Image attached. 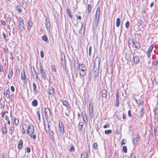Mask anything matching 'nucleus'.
Here are the masks:
<instances>
[{
	"mask_svg": "<svg viewBox=\"0 0 158 158\" xmlns=\"http://www.w3.org/2000/svg\"><path fill=\"white\" fill-rule=\"evenodd\" d=\"M133 61L134 63L138 64L140 61L139 57L138 56H135L133 57Z\"/></svg>",
	"mask_w": 158,
	"mask_h": 158,
	"instance_id": "9",
	"label": "nucleus"
},
{
	"mask_svg": "<svg viewBox=\"0 0 158 158\" xmlns=\"http://www.w3.org/2000/svg\"><path fill=\"white\" fill-rule=\"evenodd\" d=\"M125 56L126 60L128 61H131V55L130 53H126L125 54Z\"/></svg>",
	"mask_w": 158,
	"mask_h": 158,
	"instance_id": "11",
	"label": "nucleus"
},
{
	"mask_svg": "<svg viewBox=\"0 0 158 158\" xmlns=\"http://www.w3.org/2000/svg\"><path fill=\"white\" fill-rule=\"evenodd\" d=\"M59 131L60 132H61V133H63L64 131V126L62 124V123H61V124H60L59 123Z\"/></svg>",
	"mask_w": 158,
	"mask_h": 158,
	"instance_id": "15",
	"label": "nucleus"
},
{
	"mask_svg": "<svg viewBox=\"0 0 158 158\" xmlns=\"http://www.w3.org/2000/svg\"><path fill=\"white\" fill-rule=\"evenodd\" d=\"M76 15L77 16V19H78L79 20L81 19V16L80 15L77 16V15Z\"/></svg>",
	"mask_w": 158,
	"mask_h": 158,
	"instance_id": "63",
	"label": "nucleus"
},
{
	"mask_svg": "<svg viewBox=\"0 0 158 158\" xmlns=\"http://www.w3.org/2000/svg\"><path fill=\"white\" fill-rule=\"evenodd\" d=\"M80 69L79 74L80 76L82 77L85 76L86 73V67H84Z\"/></svg>",
	"mask_w": 158,
	"mask_h": 158,
	"instance_id": "5",
	"label": "nucleus"
},
{
	"mask_svg": "<svg viewBox=\"0 0 158 158\" xmlns=\"http://www.w3.org/2000/svg\"><path fill=\"white\" fill-rule=\"evenodd\" d=\"M1 22L2 25L3 26H5L6 25V22L4 21H1Z\"/></svg>",
	"mask_w": 158,
	"mask_h": 158,
	"instance_id": "60",
	"label": "nucleus"
},
{
	"mask_svg": "<svg viewBox=\"0 0 158 158\" xmlns=\"http://www.w3.org/2000/svg\"><path fill=\"white\" fill-rule=\"evenodd\" d=\"M15 130L14 127L13 126H12L10 127V130H9V134L11 135H12L14 133Z\"/></svg>",
	"mask_w": 158,
	"mask_h": 158,
	"instance_id": "26",
	"label": "nucleus"
},
{
	"mask_svg": "<svg viewBox=\"0 0 158 158\" xmlns=\"http://www.w3.org/2000/svg\"><path fill=\"white\" fill-rule=\"evenodd\" d=\"M51 69L52 70L56 72V67L54 65H51Z\"/></svg>",
	"mask_w": 158,
	"mask_h": 158,
	"instance_id": "44",
	"label": "nucleus"
},
{
	"mask_svg": "<svg viewBox=\"0 0 158 158\" xmlns=\"http://www.w3.org/2000/svg\"><path fill=\"white\" fill-rule=\"evenodd\" d=\"M31 72L32 76L36 79H38V77L36 71L34 67H33V68L31 70Z\"/></svg>",
	"mask_w": 158,
	"mask_h": 158,
	"instance_id": "7",
	"label": "nucleus"
},
{
	"mask_svg": "<svg viewBox=\"0 0 158 158\" xmlns=\"http://www.w3.org/2000/svg\"><path fill=\"white\" fill-rule=\"evenodd\" d=\"M112 131L111 130H106L105 131V133L106 135L110 134L112 133Z\"/></svg>",
	"mask_w": 158,
	"mask_h": 158,
	"instance_id": "41",
	"label": "nucleus"
},
{
	"mask_svg": "<svg viewBox=\"0 0 158 158\" xmlns=\"http://www.w3.org/2000/svg\"><path fill=\"white\" fill-rule=\"evenodd\" d=\"M102 97L103 98H106L107 95V91L106 89H102Z\"/></svg>",
	"mask_w": 158,
	"mask_h": 158,
	"instance_id": "16",
	"label": "nucleus"
},
{
	"mask_svg": "<svg viewBox=\"0 0 158 158\" xmlns=\"http://www.w3.org/2000/svg\"><path fill=\"white\" fill-rule=\"evenodd\" d=\"M92 6L91 4H89L88 6V13H90L91 10Z\"/></svg>",
	"mask_w": 158,
	"mask_h": 158,
	"instance_id": "38",
	"label": "nucleus"
},
{
	"mask_svg": "<svg viewBox=\"0 0 158 158\" xmlns=\"http://www.w3.org/2000/svg\"><path fill=\"white\" fill-rule=\"evenodd\" d=\"M22 132L23 134H24L25 133V130L24 129V128H23V127H22Z\"/></svg>",
	"mask_w": 158,
	"mask_h": 158,
	"instance_id": "64",
	"label": "nucleus"
},
{
	"mask_svg": "<svg viewBox=\"0 0 158 158\" xmlns=\"http://www.w3.org/2000/svg\"><path fill=\"white\" fill-rule=\"evenodd\" d=\"M119 105V102L118 101V91H117V93L116 95V104L115 106H118Z\"/></svg>",
	"mask_w": 158,
	"mask_h": 158,
	"instance_id": "31",
	"label": "nucleus"
},
{
	"mask_svg": "<svg viewBox=\"0 0 158 158\" xmlns=\"http://www.w3.org/2000/svg\"><path fill=\"white\" fill-rule=\"evenodd\" d=\"M101 60L99 57L97 56L94 62V66H93L94 68L93 69L94 70V72L93 75L94 77H97L98 75L99 72V67L100 64Z\"/></svg>",
	"mask_w": 158,
	"mask_h": 158,
	"instance_id": "1",
	"label": "nucleus"
},
{
	"mask_svg": "<svg viewBox=\"0 0 158 158\" xmlns=\"http://www.w3.org/2000/svg\"><path fill=\"white\" fill-rule=\"evenodd\" d=\"M45 114L46 117L48 116H50L51 114L50 111L48 107H46L44 109Z\"/></svg>",
	"mask_w": 158,
	"mask_h": 158,
	"instance_id": "12",
	"label": "nucleus"
},
{
	"mask_svg": "<svg viewBox=\"0 0 158 158\" xmlns=\"http://www.w3.org/2000/svg\"><path fill=\"white\" fill-rule=\"evenodd\" d=\"M84 67H85V66L84 64H79L78 65V66L77 67V68L79 69H81L82 68H83Z\"/></svg>",
	"mask_w": 158,
	"mask_h": 158,
	"instance_id": "33",
	"label": "nucleus"
},
{
	"mask_svg": "<svg viewBox=\"0 0 158 158\" xmlns=\"http://www.w3.org/2000/svg\"><path fill=\"white\" fill-rule=\"evenodd\" d=\"M4 102L0 101V108H3L4 107Z\"/></svg>",
	"mask_w": 158,
	"mask_h": 158,
	"instance_id": "46",
	"label": "nucleus"
},
{
	"mask_svg": "<svg viewBox=\"0 0 158 158\" xmlns=\"http://www.w3.org/2000/svg\"><path fill=\"white\" fill-rule=\"evenodd\" d=\"M81 115L85 123L86 121L85 120V119L87 120V117L86 113L85 112H83L81 113ZM86 122H87V120H86Z\"/></svg>",
	"mask_w": 158,
	"mask_h": 158,
	"instance_id": "20",
	"label": "nucleus"
},
{
	"mask_svg": "<svg viewBox=\"0 0 158 158\" xmlns=\"http://www.w3.org/2000/svg\"><path fill=\"white\" fill-rule=\"evenodd\" d=\"M23 141L22 140H19V143L18 145V148L19 149H21L23 147Z\"/></svg>",
	"mask_w": 158,
	"mask_h": 158,
	"instance_id": "23",
	"label": "nucleus"
},
{
	"mask_svg": "<svg viewBox=\"0 0 158 158\" xmlns=\"http://www.w3.org/2000/svg\"><path fill=\"white\" fill-rule=\"evenodd\" d=\"M38 104V102L37 100L34 99L32 102V105L34 106H36Z\"/></svg>",
	"mask_w": 158,
	"mask_h": 158,
	"instance_id": "32",
	"label": "nucleus"
},
{
	"mask_svg": "<svg viewBox=\"0 0 158 158\" xmlns=\"http://www.w3.org/2000/svg\"><path fill=\"white\" fill-rule=\"evenodd\" d=\"M153 48V46H152V45H151L150 46V47L149 48V49L148 50V52L151 53V52Z\"/></svg>",
	"mask_w": 158,
	"mask_h": 158,
	"instance_id": "43",
	"label": "nucleus"
},
{
	"mask_svg": "<svg viewBox=\"0 0 158 158\" xmlns=\"http://www.w3.org/2000/svg\"><path fill=\"white\" fill-rule=\"evenodd\" d=\"M88 157V153L84 151L82 153L81 155V158H87Z\"/></svg>",
	"mask_w": 158,
	"mask_h": 158,
	"instance_id": "22",
	"label": "nucleus"
},
{
	"mask_svg": "<svg viewBox=\"0 0 158 158\" xmlns=\"http://www.w3.org/2000/svg\"><path fill=\"white\" fill-rule=\"evenodd\" d=\"M120 23V19L118 18L116 19V25L117 27H119Z\"/></svg>",
	"mask_w": 158,
	"mask_h": 158,
	"instance_id": "37",
	"label": "nucleus"
},
{
	"mask_svg": "<svg viewBox=\"0 0 158 158\" xmlns=\"http://www.w3.org/2000/svg\"><path fill=\"white\" fill-rule=\"evenodd\" d=\"M100 8L99 7L97 8L95 15V17L94 18V23L95 24L96 26H97L98 23L99 21L100 15Z\"/></svg>",
	"mask_w": 158,
	"mask_h": 158,
	"instance_id": "2",
	"label": "nucleus"
},
{
	"mask_svg": "<svg viewBox=\"0 0 158 158\" xmlns=\"http://www.w3.org/2000/svg\"><path fill=\"white\" fill-rule=\"evenodd\" d=\"M117 118L118 120H120L122 118V116L119 114L116 115Z\"/></svg>",
	"mask_w": 158,
	"mask_h": 158,
	"instance_id": "52",
	"label": "nucleus"
},
{
	"mask_svg": "<svg viewBox=\"0 0 158 158\" xmlns=\"http://www.w3.org/2000/svg\"><path fill=\"white\" fill-rule=\"evenodd\" d=\"M122 150L125 153H126L127 152V148L126 146H124L123 147Z\"/></svg>",
	"mask_w": 158,
	"mask_h": 158,
	"instance_id": "42",
	"label": "nucleus"
},
{
	"mask_svg": "<svg viewBox=\"0 0 158 158\" xmlns=\"http://www.w3.org/2000/svg\"><path fill=\"white\" fill-rule=\"evenodd\" d=\"M49 134H50V136H51V138H54V137L53 135L54 134V133L53 131L51 130V132Z\"/></svg>",
	"mask_w": 158,
	"mask_h": 158,
	"instance_id": "48",
	"label": "nucleus"
},
{
	"mask_svg": "<svg viewBox=\"0 0 158 158\" xmlns=\"http://www.w3.org/2000/svg\"><path fill=\"white\" fill-rule=\"evenodd\" d=\"M30 151H31V149H30V148H29V147H27V152L28 153H29V152H30Z\"/></svg>",
	"mask_w": 158,
	"mask_h": 158,
	"instance_id": "62",
	"label": "nucleus"
},
{
	"mask_svg": "<svg viewBox=\"0 0 158 158\" xmlns=\"http://www.w3.org/2000/svg\"><path fill=\"white\" fill-rule=\"evenodd\" d=\"M14 122L16 125H17L19 124V119L15 118Z\"/></svg>",
	"mask_w": 158,
	"mask_h": 158,
	"instance_id": "45",
	"label": "nucleus"
},
{
	"mask_svg": "<svg viewBox=\"0 0 158 158\" xmlns=\"http://www.w3.org/2000/svg\"><path fill=\"white\" fill-rule=\"evenodd\" d=\"M2 132L4 135H6L7 133V130L6 126L2 127Z\"/></svg>",
	"mask_w": 158,
	"mask_h": 158,
	"instance_id": "19",
	"label": "nucleus"
},
{
	"mask_svg": "<svg viewBox=\"0 0 158 158\" xmlns=\"http://www.w3.org/2000/svg\"><path fill=\"white\" fill-rule=\"evenodd\" d=\"M40 56L42 58L44 57V53L42 51H40Z\"/></svg>",
	"mask_w": 158,
	"mask_h": 158,
	"instance_id": "55",
	"label": "nucleus"
},
{
	"mask_svg": "<svg viewBox=\"0 0 158 158\" xmlns=\"http://www.w3.org/2000/svg\"><path fill=\"white\" fill-rule=\"evenodd\" d=\"M125 25L127 28H128L129 26V22L128 21H127L125 23Z\"/></svg>",
	"mask_w": 158,
	"mask_h": 158,
	"instance_id": "50",
	"label": "nucleus"
},
{
	"mask_svg": "<svg viewBox=\"0 0 158 158\" xmlns=\"http://www.w3.org/2000/svg\"><path fill=\"white\" fill-rule=\"evenodd\" d=\"M48 94L49 95V98L50 97L51 98L53 97L54 94V89H49Z\"/></svg>",
	"mask_w": 158,
	"mask_h": 158,
	"instance_id": "17",
	"label": "nucleus"
},
{
	"mask_svg": "<svg viewBox=\"0 0 158 158\" xmlns=\"http://www.w3.org/2000/svg\"><path fill=\"white\" fill-rule=\"evenodd\" d=\"M110 127V125L108 123L106 124L103 126V127L104 128L109 127Z\"/></svg>",
	"mask_w": 158,
	"mask_h": 158,
	"instance_id": "54",
	"label": "nucleus"
},
{
	"mask_svg": "<svg viewBox=\"0 0 158 158\" xmlns=\"http://www.w3.org/2000/svg\"><path fill=\"white\" fill-rule=\"evenodd\" d=\"M44 127L45 130L47 132H48L50 131V127H49V125L48 122V127L46 128L45 126V125H44Z\"/></svg>",
	"mask_w": 158,
	"mask_h": 158,
	"instance_id": "34",
	"label": "nucleus"
},
{
	"mask_svg": "<svg viewBox=\"0 0 158 158\" xmlns=\"http://www.w3.org/2000/svg\"><path fill=\"white\" fill-rule=\"evenodd\" d=\"M153 82H155V84L156 85L158 84V74L155 76Z\"/></svg>",
	"mask_w": 158,
	"mask_h": 158,
	"instance_id": "25",
	"label": "nucleus"
},
{
	"mask_svg": "<svg viewBox=\"0 0 158 158\" xmlns=\"http://www.w3.org/2000/svg\"><path fill=\"white\" fill-rule=\"evenodd\" d=\"M20 20H19V27L20 30V31L21 32L24 30V24L23 19L21 18H20Z\"/></svg>",
	"mask_w": 158,
	"mask_h": 158,
	"instance_id": "4",
	"label": "nucleus"
},
{
	"mask_svg": "<svg viewBox=\"0 0 158 158\" xmlns=\"http://www.w3.org/2000/svg\"><path fill=\"white\" fill-rule=\"evenodd\" d=\"M34 132V126L31 124L28 127V129L27 132V134L29 135H31Z\"/></svg>",
	"mask_w": 158,
	"mask_h": 158,
	"instance_id": "3",
	"label": "nucleus"
},
{
	"mask_svg": "<svg viewBox=\"0 0 158 158\" xmlns=\"http://www.w3.org/2000/svg\"><path fill=\"white\" fill-rule=\"evenodd\" d=\"M31 137L32 138L34 139H35L36 138V136L35 134L32 135L31 134Z\"/></svg>",
	"mask_w": 158,
	"mask_h": 158,
	"instance_id": "53",
	"label": "nucleus"
},
{
	"mask_svg": "<svg viewBox=\"0 0 158 158\" xmlns=\"http://www.w3.org/2000/svg\"><path fill=\"white\" fill-rule=\"evenodd\" d=\"M8 113V112L7 111H5L4 112H2V118H4V117L5 114V113Z\"/></svg>",
	"mask_w": 158,
	"mask_h": 158,
	"instance_id": "58",
	"label": "nucleus"
},
{
	"mask_svg": "<svg viewBox=\"0 0 158 158\" xmlns=\"http://www.w3.org/2000/svg\"><path fill=\"white\" fill-rule=\"evenodd\" d=\"M21 78L24 81H26V83H27V78L26 77V74L25 73L24 71V70H23V72H21Z\"/></svg>",
	"mask_w": 158,
	"mask_h": 158,
	"instance_id": "10",
	"label": "nucleus"
},
{
	"mask_svg": "<svg viewBox=\"0 0 158 158\" xmlns=\"http://www.w3.org/2000/svg\"><path fill=\"white\" fill-rule=\"evenodd\" d=\"M36 114L38 116V118L39 120H40V112L39 111H37L36 113Z\"/></svg>",
	"mask_w": 158,
	"mask_h": 158,
	"instance_id": "49",
	"label": "nucleus"
},
{
	"mask_svg": "<svg viewBox=\"0 0 158 158\" xmlns=\"http://www.w3.org/2000/svg\"><path fill=\"white\" fill-rule=\"evenodd\" d=\"M39 65H40V70L41 69H43V67H42V64L41 62H40Z\"/></svg>",
	"mask_w": 158,
	"mask_h": 158,
	"instance_id": "59",
	"label": "nucleus"
},
{
	"mask_svg": "<svg viewBox=\"0 0 158 158\" xmlns=\"http://www.w3.org/2000/svg\"><path fill=\"white\" fill-rule=\"evenodd\" d=\"M75 151V148H74L73 146H71L70 147L69 150V151L70 152H73Z\"/></svg>",
	"mask_w": 158,
	"mask_h": 158,
	"instance_id": "47",
	"label": "nucleus"
},
{
	"mask_svg": "<svg viewBox=\"0 0 158 158\" xmlns=\"http://www.w3.org/2000/svg\"><path fill=\"white\" fill-rule=\"evenodd\" d=\"M32 24V22L29 20L28 22V26L27 27L28 29L29 30L31 28Z\"/></svg>",
	"mask_w": 158,
	"mask_h": 158,
	"instance_id": "27",
	"label": "nucleus"
},
{
	"mask_svg": "<svg viewBox=\"0 0 158 158\" xmlns=\"http://www.w3.org/2000/svg\"><path fill=\"white\" fill-rule=\"evenodd\" d=\"M9 89H7V90L4 92V95L6 98H10V96L9 94Z\"/></svg>",
	"mask_w": 158,
	"mask_h": 158,
	"instance_id": "14",
	"label": "nucleus"
},
{
	"mask_svg": "<svg viewBox=\"0 0 158 158\" xmlns=\"http://www.w3.org/2000/svg\"><path fill=\"white\" fill-rule=\"evenodd\" d=\"M9 74L8 76V77L9 79H10L12 77V76L13 75V72L12 69H11L10 71V69L9 70Z\"/></svg>",
	"mask_w": 158,
	"mask_h": 158,
	"instance_id": "29",
	"label": "nucleus"
},
{
	"mask_svg": "<svg viewBox=\"0 0 158 158\" xmlns=\"http://www.w3.org/2000/svg\"><path fill=\"white\" fill-rule=\"evenodd\" d=\"M112 65H111L109 66H108L107 68V72L109 74H111L112 73Z\"/></svg>",
	"mask_w": 158,
	"mask_h": 158,
	"instance_id": "21",
	"label": "nucleus"
},
{
	"mask_svg": "<svg viewBox=\"0 0 158 158\" xmlns=\"http://www.w3.org/2000/svg\"><path fill=\"white\" fill-rule=\"evenodd\" d=\"M130 158H135V155L134 154H131L130 155Z\"/></svg>",
	"mask_w": 158,
	"mask_h": 158,
	"instance_id": "57",
	"label": "nucleus"
},
{
	"mask_svg": "<svg viewBox=\"0 0 158 158\" xmlns=\"http://www.w3.org/2000/svg\"><path fill=\"white\" fill-rule=\"evenodd\" d=\"M45 26L46 27V28L47 30H48V29H49L50 28V23L49 22L48 20L47 19H46V23Z\"/></svg>",
	"mask_w": 158,
	"mask_h": 158,
	"instance_id": "18",
	"label": "nucleus"
},
{
	"mask_svg": "<svg viewBox=\"0 0 158 158\" xmlns=\"http://www.w3.org/2000/svg\"><path fill=\"white\" fill-rule=\"evenodd\" d=\"M135 47L137 48H140V44H139L136 41H135L134 44Z\"/></svg>",
	"mask_w": 158,
	"mask_h": 158,
	"instance_id": "39",
	"label": "nucleus"
},
{
	"mask_svg": "<svg viewBox=\"0 0 158 158\" xmlns=\"http://www.w3.org/2000/svg\"><path fill=\"white\" fill-rule=\"evenodd\" d=\"M130 41L134 45L135 42L134 41V40L133 39H131L130 40Z\"/></svg>",
	"mask_w": 158,
	"mask_h": 158,
	"instance_id": "61",
	"label": "nucleus"
},
{
	"mask_svg": "<svg viewBox=\"0 0 158 158\" xmlns=\"http://www.w3.org/2000/svg\"><path fill=\"white\" fill-rule=\"evenodd\" d=\"M83 126H82L78 124V131L80 132H82V130L83 128Z\"/></svg>",
	"mask_w": 158,
	"mask_h": 158,
	"instance_id": "35",
	"label": "nucleus"
},
{
	"mask_svg": "<svg viewBox=\"0 0 158 158\" xmlns=\"http://www.w3.org/2000/svg\"><path fill=\"white\" fill-rule=\"evenodd\" d=\"M93 148L95 150H98V145L97 143H94L93 144Z\"/></svg>",
	"mask_w": 158,
	"mask_h": 158,
	"instance_id": "36",
	"label": "nucleus"
},
{
	"mask_svg": "<svg viewBox=\"0 0 158 158\" xmlns=\"http://www.w3.org/2000/svg\"><path fill=\"white\" fill-rule=\"evenodd\" d=\"M140 138L138 134L136 137L133 140V143L134 144H136L138 141V140Z\"/></svg>",
	"mask_w": 158,
	"mask_h": 158,
	"instance_id": "13",
	"label": "nucleus"
},
{
	"mask_svg": "<svg viewBox=\"0 0 158 158\" xmlns=\"http://www.w3.org/2000/svg\"><path fill=\"white\" fill-rule=\"evenodd\" d=\"M71 11L69 9L67 8L66 10V13L72 19L73 16L71 14Z\"/></svg>",
	"mask_w": 158,
	"mask_h": 158,
	"instance_id": "24",
	"label": "nucleus"
},
{
	"mask_svg": "<svg viewBox=\"0 0 158 158\" xmlns=\"http://www.w3.org/2000/svg\"><path fill=\"white\" fill-rule=\"evenodd\" d=\"M64 63H65V64H64L63 65V67L64 69V70H66V71H67V68H66V65L65 64V61H64Z\"/></svg>",
	"mask_w": 158,
	"mask_h": 158,
	"instance_id": "56",
	"label": "nucleus"
},
{
	"mask_svg": "<svg viewBox=\"0 0 158 158\" xmlns=\"http://www.w3.org/2000/svg\"><path fill=\"white\" fill-rule=\"evenodd\" d=\"M144 112L143 111V108H142L141 109L139 112L140 115L141 117L144 114Z\"/></svg>",
	"mask_w": 158,
	"mask_h": 158,
	"instance_id": "40",
	"label": "nucleus"
},
{
	"mask_svg": "<svg viewBox=\"0 0 158 158\" xmlns=\"http://www.w3.org/2000/svg\"><path fill=\"white\" fill-rule=\"evenodd\" d=\"M62 103L63 105L65 106L67 108H68L69 107V103L66 102V101H62Z\"/></svg>",
	"mask_w": 158,
	"mask_h": 158,
	"instance_id": "30",
	"label": "nucleus"
},
{
	"mask_svg": "<svg viewBox=\"0 0 158 158\" xmlns=\"http://www.w3.org/2000/svg\"><path fill=\"white\" fill-rule=\"evenodd\" d=\"M158 64V61H155L152 62L153 65H155L156 66H157Z\"/></svg>",
	"mask_w": 158,
	"mask_h": 158,
	"instance_id": "51",
	"label": "nucleus"
},
{
	"mask_svg": "<svg viewBox=\"0 0 158 158\" xmlns=\"http://www.w3.org/2000/svg\"><path fill=\"white\" fill-rule=\"evenodd\" d=\"M40 73L41 75L42 78L44 80H45L47 79L46 74L45 71L43 70V69H40Z\"/></svg>",
	"mask_w": 158,
	"mask_h": 158,
	"instance_id": "8",
	"label": "nucleus"
},
{
	"mask_svg": "<svg viewBox=\"0 0 158 158\" xmlns=\"http://www.w3.org/2000/svg\"><path fill=\"white\" fill-rule=\"evenodd\" d=\"M42 39L45 41L47 43H48L49 41L48 40L47 37L46 35H44L42 37Z\"/></svg>",
	"mask_w": 158,
	"mask_h": 158,
	"instance_id": "28",
	"label": "nucleus"
},
{
	"mask_svg": "<svg viewBox=\"0 0 158 158\" xmlns=\"http://www.w3.org/2000/svg\"><path fill=\"white\" fill-rule=\"evenodd\" d=\"M89 115L91 118H92L93 116V105L90 104L89 106Z\"/></svg>",
	"mask_w": 158,
	"mask_h": 158,
	"instance_id": "6",
	"label": "nucleus"
}]
</instances>
